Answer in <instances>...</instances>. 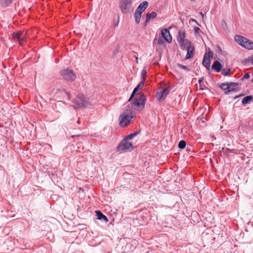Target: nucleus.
Returning a JSON list of instances; mask_svg holds the SVG:
<instances>
[{"instance_id": "obj_27", "label": "nucleus", "mask_w": 253, "mask_h": 253, "mask_svg": "<svg viewBox=\"0 0 253 253\" xmlns=\"http://www.w3.org/2000/svg\"><path fill=\"white\" fill-rule=\"evenodd\" d=\"M147 72L146 70L143 69L141 72V81L145 82L146 80V76Z\"/></svg>"}, {"instance_id": "obj_3", "label": "nucleus", "mask_w": 253, "mask_h": 253, "mask_svg": "<svg viewBox=\"0 0 253 253\" xmlns=\"http://www.w3.org/2000/svg\"><path fill=\"white\" fill-rule=\"evenodd\" d=\"M185 37L186 35L185 31H179L178 32L176 39L181 48L183 49H185V48L191 45V42L190 41L186 39Z\"/></svg>"}, {"instance_id": "obj_38", "label": "nucleus", "mask_w": 253, "mask_h": 253, "mask_svg": "<svg viewBox=\"0 0 253 253\" xmlns=\"http://www.w3.org/2000/svg\"><path fill=\"white\" fill-rule=\"evenodd\" d=\"M200 16H201V17L202 19H204V14H203L202 12H200Z\"/></svg>"}, {"instance_id": "obj_39", "label": "nucleus", "mask_w": 253, "mask_h": 253, "mask_svg": "<svg viewBox=\"0 0 253 253\" xmlns=\"http://www.w3.org/2000/svg\"><path fill=\"white\" fill-rule=\"evenodd\" d=\"M119 23V20L117 22V23L114 25V27H117Z\"/></svg>"}, {"instance_id": "obj_36", "label": "nucleus", "mask_w": 253, "mask_h": 253, "mask_svg": "<svg viewBox=\"0 0 253 253\" xmlns=\"http://www.w3.org/2000/svg\"><path fill=\"white\" fill-rule=\"evenodd\" d=\"M243 95H244V94H240L239 95H236V96L234 97V99H237V98H239L240 97L243 96Z\"/></svg>"}, {"instance_id": "obj_5", "label": "nucleus", "mask_w": 253, "mask_h": 253, "mask_svg": "<svg viewBox=\"0 0 253 253\" xmlns=\"http://www.w3.org/2000/svg\"><path fill=\"white\" fill-rule=\"evenodd\" d=\"M117 149L120 153H124L132 150L134 147L131 142H129L126 139H124L120 142Z\"/></svg>"}, {"instance_id": "obj_21", "label": "nucleus", "mask_w": 253, "mask_h": 253, "mask_svg": "<svg viewBox=\"0 0 253 253\" xmlns=\"http://www.w3.org/2000/svg\"><path fill=\"white\" fill-rule=\"evenodd\" d=\"M21 31H19L16 33H14L12 35V38L14 40L17 41L20 44L21 37H20Z\"/></svg>"}, {"instance_id": "obj_2", "label": "nucleus", "mask_w": 253, "mask_h": 253, "mask_svg": "<svg viewBox=\"0 0 253 253\" xmlns=\"http://www.w3.org/2000/svg\"><path fill=\"white\" fill-rule=\"evenodd\" d=\"M74 102L77 108L87 107L93 104L92 101L90 99L82 94L77 96Z\"/></svg>"}, {"instance_id": "obj_32", "label": "nucleus", "mask_w": 253, "mask_h": 253, "mask_svg": "<svg viewBox=\"0 0 253 253\" xmlns=\"http://www.w3.org/2000/svg\"><path fill=\"white\" fill-rule=\"evenodd\" d=\"M250 75L249 73H246L245 74V75H244L243 78L241 79V80L242 81H243L245 79H248L250 78Z\"/></svg>"}, {"instance_id": "obj_17", "label": "nucleus", "mask_w": 253, "mask_h": 253, "mask_svg": "<svg viewBox=\"0 0 253 253\" xmlns=\"http://www.w3.org/2000/svg\"><path fill=\"white\" fill-rule=\"evenodd\" d=\"M211 68L215 70L216 72H219L221 69V65L218 61H215L211 66Z\"/></svg>"}, {"instance_id": "obj_15", "label": "nucleus", "mask_w": 253, "mask_h": 253, "mask_svg": "<svg viewBox=\"0 0 253 253\" xmlns=\"http://www.w3.org/2000/svg\"><path fill=\"white\" fill-rule=\"evenodd\" d=\"M235 41L240 45L243 44L246 38L240 35H235L234 37Z\"/></svg>"}, {"instance_id": "obj_9", "label": "nucleus", "mask_w": 253, "mask_h": 253, "mask_svg": "<svg viewBox=\"0 0 253 253\" xmlns=\"http://www.w3.org/2000/svg\"><path fill=\"white\" fill-rule=\"evenodd\" d=\"M212 56L213 54L211 51L206 52L204 56L202 64L208 70L211 69V58H212Z\"/></svg>"}, {"instance_id": "obj_26", "label": "nucleus", "mask_w": 253, "mask_h": 253, "mask_svg": "<svg viewBox=\"0 0 253 253\" xmlns=\"http://www.w3.org/2000/svg\"><path fill=\"white\" fill-rule=\"evenodd\" d=\"M170 91V87H168L167 88H165L161 91L163 94L164 95V97L166 98L167 95L169 93Z\"/></svg>"}, {"instance_id": "obj_12", "label": "nucleus", "mask_w": 253, "mask_h": 253, "mask_svg": "<svg viewBox=\"0 0 253 253\" xmlns=\"http://www.w3.org/2000/svg\"><path fill=\"white\" fill-rule=\"evenodd\" d=\"M185 49L187 50L186 58L188 59L192 58L194 55V52L195 50L194 46L191 45Z\"/></svg>"}, {"instance_id": "obj_30", "label": "nucleus", "mask_w": 253, "mask_h": 253, "mask_svg": "<svg viewBox=\"0 0 253 253\" xmlns=\"http://www.w3.org/2000/svg\"><path fill=\"white\" fill-rule=\"evenodd\" d=\"M177 66L179 68H181L182 69H183V70H186V71H189V69H188V67L186 66H184V65H181V64H177Z\"/></svg>"}, {"instance_id": "obj_10", "label": "nucleus", "mask_w": 253, "mask_h": 253, "mask_svg": "<svg viewBox=\"0 0 253 253\" xmlns=\"http://www.w3.org/2000/svg\"><path fill=\"white\" fill-rule=\"evenodd\" d=\"M161 33L162 37L169 43L172 42V37L170 34L169 31L167 29H162L161 31Z\"/></svg>"}, {"instance_id": "obj_22", "label": "nucleus", "mask_w": 253, "mask_h": 253, "mask_svg": "<svg viewBox=\"0 0 253 253\" xmlns=\"http://www.w3.org/2000/svg\"><path fill=\"white\" fill-rule=\"evenodd\" d=\"M135 20L137 24L140 23V19L141 17V13L135 11L134 13Z\"/></svg>"}, {"instance_id": "obj_1", "label": "nucleus", "mask_w": 253, "mask_h": 253, "mask_svg": "<svg viewBox=\"0 0 253 253\" xmlns=\"http://www.w3.org/2000/svg\"><path fill=\"white\" fill-rule=\"evenodd\" d=\"M133 117V111L130 109H126L120 116V125L123 127L127 126Z\"/></svg>"}, {"instance_id": "obj_6", "label": "nucleus", "mask_w": 253, "mask_h": 253, "mask_svg": "<svg viewBox=\"0 0 253 253\" xmlns=\"http://www.w3.org/2000/svg\"><path fill=\"white\" fill-rule=\"evenodd\" d=\"M61 75L64 80L68 82H73L76 78V76L74 72L68 69L61 71Z\"/></svg>"}, {"instance_id": "obj_24", "label": "nucleus", "mask_w": 253, "mask_h": 253, "mask_svg": "<svg viewBox=\"0 0 253 253\" xmlns=\"http://www.w3.org/2000/svg\"><path fill=\"white\" fill-rule=\"evenodd\" d=\"M12 0H0V3L4 7L7 6L12 2Z\"/></svg>"}, {"instance_id": "obj_31", "label": "nucleus", "mask_w": 253, "mask_h": 253, "mask_svg": "<svg viewBox=\"0 0 253 253\" xmlns=\"http://www.w3.org/2000/svg\"><path fill=\"white\" fill-rule=\"evenodd\" d=\"M203 79L202 78V79L199 80V81H198V83L200 84V89L202 90H203L204 89V85H203L202 84L203 82Z\"/></svg>"}, {"instance_id": "obj_8", "label": "nucleus", "mask_w": 253, "mask_h": 253, "mask_svg": "<svg viewBox=\"0 0 253 253\" xmlns=\"http://www.w3.org/2000/svg\"><path fill=\"white\" fill-rule=\"evenodd\" d=\"M133 0H120L119 7L123 13H126L131 7Z\"/></svg>"}, {"instance_id": "obj_23", "label": "nucleus", "mask_w": 253, "mask_h": 253, "mask_svg": "<svg viewBox=\"0 0 253 253\" xmlns=\"http://www.w3.org/2000/svg\"><path fill=\"white\" fill-rule=\"evenodd\" d=\"M156 97L159 101H163L165 99L164 95L161 92V91L158 92L156 93Z\"/></svg>"}, {"instance_id": "obj_19", "label": "nucleus", "mask_w": 253, "mask_h": 253, "mask_svg": "<svg viewBox=\"0 0 253 253\" xmlns=\"http://www.w3.org/2000/svg\"><path fill=\"white\" fill-rule=\"evenodd\" d=\"M157 14L155 12L151 13H147L146 15V23H148L151 19H154L156 17Z\"/></svg>"}, {"instance_id": "obj_43", "label": "nucleus", "mask_w": 253, "mask_h": 253, "mask_svg": "<svg viewBox=\"0 0 253 253\" xmlns=\"http://www.w3.org/2000/svg\"><path fill=\"white\" fill-rule=\"evenodd\" d=\"M222 151H223L224 148H222Z\"/></svg>"}, {"instance_id": "obj_14", "label": "nucleus", "mask_w": 253, "mask_h": 253, "mask_svg": "<svg viewBox=\"0 0 253 253\" xmlns=\"http://www.w3.org/2000/svg\"><path fill=\"white\" fill-rule=\"evenodd\" d=\"M241 46L249 50L253 49V42L246 38L244 43Z\"/></svg>"}, {"instance_id": "obj_34", "label": "nucleus", "mask_w": 253, "mask_h": 253, "mask_svg": "<svg viewBox=\"0 0 253 253\" xmlns=\"http://www.w3.org/2000/svg\"><path fill=\"white\" fill-rule=\"evenodd\" d=\"M133 136L132 135V134H130V135H129L126 139L127 141L128 140H131L133 138Z\"/></svg>"}, {"instance_id": "obj_16", "label": "nucleus", "mask_w": 253, "mask_h": 253, "mask_svg": "<svg viewBox=\"0 0 253 253\" xmlns=\"http://www.w3.org/2000/svg\"><path fill=\"white\" fill-rule=\"evenodd\" d=\"M253 100V97L252 95H248L243 98L242 103L244 105L250 103Z\"/></svg>"}, {"instance_id": "obj_13", "label": "nucleus", "mask_w": 253, "mask_h": 253, "mask_svg": "<svg viewBox=\"0 0 253 253\" xmlns=\"http://www.w3.org/2000/svg\"><path fill=\"white\" fill-rule=\"evenodd\" d=\"M145 82L141 81L139 84L137 85V86L133 90V92L130 96V97L129 98L128 101H130V100L132 99L133 97L134 94L136 93V92L137 91L138 89H141L144 85Z\"/></svg>"}, {"instance_id": "obj_25", "label": "nucleus", "mask_w": 253, "mask_h": 253, "mask_svg": "<svg viewBox=\"0 0 253 253\" xmlns=\"http://www.w3.org/2000/svg\"><path fill=\"white\" fill-rule=\"evenodd\" d=\"M250 62L253 64V55L249 56L247 59H245L243 62V63L247 64V63Z\"/></svg>"}, {"instance_id": "obj_7", "label": "nucleus", "mask_w": 253, "mask_h": 253, "mask_svg": "<svg viewBox=\"0 0 253 253\" xmlns=\"http://www.w3.org/2000/svg\"><path fill=\"white\" fill-rule=\"evenodd\" d=\"M238 85V83L233 82L222 83V90H225V94H227L230 92H236L238 89L235 88V86Z\"/></svg>"}, {"instance_id": "obj_35", "label": "nucleus", "mask_w": 253, "mask_h": 253, "mask_svg": "<svg viewBox=\"0 0 253 253\" xmlns=\"http://www.w3.org/2000/svg\"><path fill=\"white\" fill-rule=\"evenodd\" d=\"M139 133V131H135L134 132V133H132V135L133 136V137H134L135 136H136L138 133Z\"/></svg>"}, {"instance_id": "obj_40", "label": "nucleus", "mask_w": 253, "mask_h": 253, "mask_svg": "<svg viewBox=\"0 0 253 253\" xmlns=\"http://www.w3.org/2000/svg\"><path fill=\"white\" fill-rule=\"evenodd\" d=\"M135 59H136V62L137 63L138 62V57H135Z\"/></svg>"}, {"instance_id": "obj_29", "label": "nucleus", "mask_w": 253, "mask_h": 253, "mask_svg": "<svg viewBox=\"0 0 253 253\" xmlns=\"http://www.w3.org/2000/svg\"><path fill=\"white\" fill-rule=\"evenodd\" d=\"M231 69H222V75L225 76H228L230 74Z\"/></svg>"}, {"instance_id": "obj_18", "label": "nucleus", "mask_w": 253, "mask_h": 253, "mask_svg": "<svg viewBox=\"0 0 253 253\" xmlns=\"http://www.w3.org/2000/svg\"><path fill=\"white\" fill-rule=\"evenodd\" d=\"M96 215L97 216V219L99 220H103L106 222L108 221L107 217L103 215L100 211H96Z\"/></svg>"}, {"instance_id": "obj_41", "label": "nucleus", "mask_w": 253, "mask_h": 253, "mask_svg": "<svg viewBox=\"0 0 253 253\" xmlns=\"http://www.w3.org/2000/svg\"><path fill=\"white\" fill-rule=\"evenodd\" d=\"M222 24L224 23L225 24V25H226V23H225L223 21H222ZM223 26V25H222V26Z\"/></svg>"}, {"instance_id": "obj_4", "label": "nucleus", "mask_w": 253, "mask_h": 253, "mask_svg": "<svg viewBox=\"0 0 253 253\" xmlns=\"http://www.w3.org/2000/svg\"><path fill=\"white\" fill-rule=\"evenodd\" d=\"M145 97L144 95H139L136 100L131 102V108L135 110H142L145 107Z\"/></svg>"}, {"instance_id": "obj_11", "label": "nucleus", "mask_w": 253, "mask_h": 253, "mask_svg": "<svg viewBox=\"0 0 253 253\" xmlns=\"http://www.w3.org/2000/svg\"><path fill=\"white\" fill-rule=\"evenodd\" d=\"M148 5V2L144 1L139 5L135 11L142 13L147 7Z\"/></svg>"}, {"instance_id": "obj_20", "label": "nucleus", "mask_w": 253, "mask_h": 253, "mask_svg": "<svg viewBox=\"0 0 253 253\" xmlns=\"http://www.w3.org/2000/svg\"><path fill=\"white\" fill-rule=\"evenodd\" d=\"M20 37H21V40H20V44L22 45L23 42H25V41L27 38V32L25 31H21Z\"/></svg>"}, {"instance_id": "obj_28", "label": "nucleus", "mask_w": 253, "mask_h": 253, "mask_svg": "<svg viewBox=\"0 0 253 253\" xmlns=\"http://www.w3.org/2000/svg\"><path fill=\"white\" fill-rule=\"evenodd\" d=\"M186 142L184 140H181L178 143V147L180 149H183L186 146Z\"/></svg>"}, {"instance_id": "obj_37", "label": "nucleus", "mask_w": 253, "mask_h": 253, "mask_svg": "<svg viewBox=\"0 0 253 253\" xmlns=\"http://www.w3.org/2000/svg\"><path fill=\"white\" fill-rule=\"evenodd\" d=\"M200 30V29L198 27H195L194 28V31L195 32H198V31Z\"/></svg>"}, {"instance_id": "obj_42", "label": "nucleus", "mask_w": 253, "mask_h": 253, "mask_svg": "<svg viewBox=\"0 0 253 253\" xmlns=\"http://www.w3.org/2000/svg\"><path fill=\"white\" fill-rule=\"evenodd\" d=\"M252 82H253V78L252 79V81H251Z\"/></svg>"}, {"instance_id": "obj_33", "label": "nucleus", "mask_w": 253, "mask_h": 253, "mask_svg": "<svg viewBox=\"0 0 253 253\" xmlns=\"http://www.w3.org/2000/svg\"><path fill=\"white\" fill-rule=\"evenodd\" d=\"M157 43L159 45H161L163 43V41L161 39H159L158 40H156Z\"/></svg>"}]
</instances>
